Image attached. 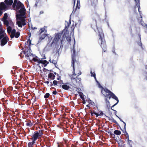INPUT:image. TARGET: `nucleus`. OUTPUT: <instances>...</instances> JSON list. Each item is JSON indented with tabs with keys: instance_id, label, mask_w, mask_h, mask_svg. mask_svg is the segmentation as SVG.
<instances>
[{
	"instance_id": "nucleus-27",
	"label": "nucleus",
	"mask_w": 147,
	"mask_h": 147,
	"mask_svg": "<svg viewBox=\"0 0 147 147\" xmlns=\"http://www.w3.org/2000/svg\"><path fill=\"white\" fill-rule=\"evenodd\" d=\"M4 24L7 27L8 26L9 22L7 20H2Z\"/></svg>"
},
{
	"instance_id": "nucleus-3",
	"label": "nucleus",
	"mask_w": 147,
	"mask_h": 147,
	"mask_svg": "<svg viewBox=\"0 0 147 147\" xmlns=\"http://www.w3.org/2000/svg\"><path fill=\"white\" fill-rule=\"evenodd\" d=\"M72 51L73 53L71 54V64L73 68V71L72 72V75L71 77H74V76H76V75H78V76H78L80 75L81 74V72L80 70H78L79 72L78 73L77 72H76V74L75 73V63L76 61V57L77 55L76 53L74 46L73 47Z\"/></svg>"
},
{
	"instance_id": "nucleus-24",
	"label": "nucleus",
	"mask_w": 147,
	"mask_h": 147,
	"mask_svg": "<svg viewBox=\"0 0 147 147\" xmlns=\"http://www.w3.org/2000/svg\"><path fill=\"white\" fill-rule=\"evenodd\" d=\"M7 33L9 34H10L11 33V34L12 32V28L10 26H7Z\"/></svg>"
},
{
	"instance_id": "nucleus-51",
	"label": "nucleus",
	"mask_w": 147,
	"mask_h": 147,
	"mask_svg": "<svg viewBox=\"0 0 147 147\" xmlns=\"http://www.w3.org/2000/svg\"><path fill=\"white\" fill-rule=\"evenodd\" d=\"M78 70H80L79 69H78L77 70V71H76V72H77V73H78L79 72V71H78Z\"/></svg>"
},
{
	"instance_id": "nucleus-31",
	"label": "nucleus",
	"mask_w": 147,
	"mask_h": 147,
	"mask_svg": "<svg viewBox=\"0 0 147 147\" xmlns=\"http://www.w3.org/2000/svg\"><path fill=\"white\" fill-rule=\"evenodd\" d=\"M35 143H33V141L32 142H30L28 143V147H33V145Z\"/></svg>"
},
{
	"instance_id": "nucleus-54",
	"label": "nucleus",
	"mask_w": 147,
	"mask_h": 147,
	"mask_svg": "<svg viewBox=\"0 0 147 147\" xmlns=\"http://www.w3.org/2000/svg\"><path fill=\"white\" fill-rule=\"evenodd\" d=\"M53 92H56L55 90V91H53Z\"/></svg>"
},
{
	"instance_id": "nucleus-35",
	"label": "nucleus",
	"mask_w": 147,
	"mask_h": 147,
	"mask_svg": "<svg viewBox=\"0 0 147 147\" xmlns=\"http://www.w3.org/2000/svg\"><path fill=\"white\" fill-rule=\"evenodd\" d=\"M41 61L42 62V63H42L43 64L45 65L46 64L47 65L48 63V62H47V61L46 60L43 61L41 60Z\"/></svg>"
},
{
	"instance_id": "nucleus-48",
	"label": "nucleus",
	"mask_w": 147,
	"mask_h": 147,
	"mask_svg": "<svg viewBox=\"0 0 147 147\" xmlns=\"http://www.w3.org/2000/svg\"><path fill=\"white\" fill-rule=\"evenodd\" d=\"M60 79V77H58V78H57V79L58 80H59Z\"/></svg>"
},
{
	"instance_id": "nucleus-8",
	"label": "nucleus",
	"mask_w": 147,
	"mask_h": 147,
	"mask_svg": "<svg viewBox=\"0 0 147 147\" xmlns=\"http://www.w3.org/2000/svg\"><path fill=\"white\" fill-rule=\"evenodd\" d=\"M45 26L43 28H41L40 30L38 32L40 36L39 37V40L40 41L44 39L45 37L48 35L45 33L42 34V33L45 31L46 32H47V30L45 29Z\"/></svg>"
},
{
	"instance_id": "nucleus-5",
	"label": "nucleus",
	"mask_w": 147,
	"mask_h": 147,
	"mask_svg": "<svg viewBox=\"0 0 147 147\" xmlns=\"http://www.w3.org/2000/svg\"><path fill=\"white\" fill-rule=\"evenodd\" d=\"M98 36L99 38L98 40V42L100 43V47L102 49L103 52H104L106 51L107 47L106 44L105 40L104 38V35L102 32H99Z\"/></svg>"
},
{
	"instance_id": "nucleus-30",
	"label": "nucleus",
	"mask_w": 147,
	"mask_h": 147,
	"mask_svg": "<svg viewBox=\"0 0 147 147\" xmlns=\"http://www.w3.org/2000/svg\"><path fill=\"white\" fill-rule=\"evenodd\" d=\"M90 74H91V76L93 77L95 80H96V74L94 72H92V71H91Z\"/></svg>"
},
{
	"instance_id": "nucleus-49",
	"label": "nucleus",
	"mask_w": 147,
	"mask_h": 147,
	"mask_svg": "<svg viewBox=\"0 0 147 147\" xmlns=\"http://www.w3.org/2000/svg\"><path fill=\"white\" fill-rule=\"evenodd\" d=\"M4 91H6V89L5 88H3V91L4 92Z\"/></svg>"
},
{
	"instance_id": "nucleus-6",
	"label": "nucleus",
	"mask_w": 147,
	"mask_h": 147,
	"mask_svg": "<svg viewBox=\"0 0 147 147\" xmlns=\"http://www.w3.org/2000/svg\"><path fill=\"white\" fill-rule=\"evenodd\" d=\"M104 94L107 100H109L111 97L115 99L117 101V103L112 106L111 108L117 105L119 102V100L117 97L112 92H105Z\"/></svg>"
},
{
	"instance_id": "nucleus-10",
	"label": "nucleus",
	"mask_w": 147,
	"mask_h": 147,
	"mask_svg": "<svg viewBox=\"0 0 147 147\" xmlns=\"http://www.w3.org/2000/svg\"><path fill=\"white\" fill-rule=\"evenodd\" d=\"M20 35V33L19 32H16V30L15 29L12 30L11 34L10 35V36L11 38H13L14 37L16 38H18Z\"/></svg>"
},
{
	"instance_id": "nucleus-2",
	"label": "nucleus",
	"mask_w": 147,
	"mask_h": 147,
	"mask_svg": "<svg viewBox=\"0 0 147 147\" xmlns=\"http://www.w3.org/2000/svg\"><path fill=\"white\" fill-rule=\"evenodd\" d=\"M71 80L72 83L73 87L74 88L76 91L77 92H80V91H84L83 88H77L78 86L81 84V78L77 76L76 78L74 77H71Z\"/></svg>"
},
{
	"instance_id": "nucleus-20",
	"label": "nucleus",
	"mask_w": 147,
	"mask_h": 147,
	"mask_svg": "<svg viewBox=\"0 0 147 147\" xmlns=\"http://www.w3.org/2000/svg\"><path fill=\"white\" fill-rule=\"evenodd\" d=\"M99 16L98 15H96L95 16H94L93 18V20L95 22V24L96 26L97 24V20H99Z\"/></svg>"
},
{
	"instance_id": "nucleus-56",
	"label": "nucleus",
	"mask_w": 147,
	"mask_h": 147,
	"mask_svg": "<svg viewBox=\"0 0 147 147\" xmlns=\"http://www.w3.org/2000/svg\"><path fill=\"white\" fill-rule=\"evenodd\" d=\"M55 74H56V73H55Z\"/></svg>"
},
{
	"instance_id": "nucleus-28",
	"label": "nucleus",
	"mask_w": 147,
	"mask_h": 147,
	"mask_svg": "<svg viewBox=\"0 0 147 147\" xmlns=\"http://www.w3.org/2000/svg\"><path fill=\"white\" fill-rule=\"evenodd\" d=\"M62 84H63V83L62 80H60L58 81V84L57 86H62Z\"/></svg>"
},
{
	"instance_id": "nucleus-13",
	"label": "nucleus",
	"mask_w": 147,
	"mask_h": 147,
	"mask_svg": "<svg viewBox=\"0 0 147 147\" xmlns=\"http://www.w3.org/2000/svg\"><path fill=\"white\" fill-rule=\"evenodd\" d=\"M18 13H19V14L17 15H20V16H25L26 13V9L24 7L21 8L19 10H18Z\"/></svg>"
},
{
	"instance_id": "nucleus-36",
	"label": "nucleus",
	"mask_w": 147,
	"mask_h": 147,
	"mask_svg": "<svg viewBox=\"0 0 147 147\" xmlns=\"http://www.w3.org/2000/svg\"><path fill=\"white\" fill-rule=\"evenodd\" d=\"M103 91H104L105 92H111V91L110 90H108L107 88H104L103 89Z\"/></svg>"
},
{
	"instance_id": "nucleus-43",
	"label": "nucleus",
	"mask_w": 147,
	"mask_h": 147,
	"mask_svg": "<svg viewBox=\"0 0 147 147\" xmlns=\"http://www.w3.org/2000/svg\"><path fill=\"white\" fill-rule=\"evenodd\" d=\"M48 37H49V41H50L52 40V37L51 36H49Z\"/></svg>"
},
{
	"instance_id": "nucleus-16",
	"label": "nucleus",
	"mask_w": 147,
	"mask_h": 147,
	"mask_svg": "<svg viewBox=\"0 0 147 147\" xmlns=\"http://www.w3.org/2000/svg\"><path fill=\"white\" fill-rule=\"evenodd\" d=\"M88 1L92 6L95 7L97 3L98 0H88Z\"/></svg>"
},
{
	"instance_id": "nucleus-39",
	"label": "nucleus",
	"mask_w": 147,
	"mask_h": 147,
	"mask_svg": "<svg viewBox=\"0 0 147 147\" xmlns=\"http://www.w3.org/2000/svg\"><path fill=\"white\" fill-rule=\"evenodd\" d=\"M94 115H95L97 117L98 116V114L95 112H93L91 113V115H92L93 116Z\"/></svg>"
},
{
	"instance_id": "nucleus-17",
	"label": "nucleus",
	"mask_w": 147,
	"mask_h": 147,
	"mask_svg": "<svg viewBox=\"0 0 147 147\" xmlns=\"http://www.w3.org/2000/svg\"><path fill=\"white\" fill-rule=\"evenodd\" d=\"M68 84L67 83H65L62 85V88L65 90H68L70 88V86L67 84Z\"/></svg>"
},
{
	"instance_id": "nucleus-37",
	"label": "nucleus",
	"mask_w": 147,
	"mask_h": 147,
	"mask_svg": "<svg viewBox=\"0 0 147 147\" xmlns=\"http://www.w3.org/2000/svg\"><path fill=\"white\" fill-rule=\"evenodd\" d=\"M50 95L49 93H46L44 96V98H47L49 97Z\"/></svg>"
},
{
	"instance_id": "nucleus-7",
	"label": "nucleus",
	"mask_w": 147,
	"mask_h": 147,
	"mask_svg": "<svg viewBox=\"0 0 147 147\" xmlns=\"http://www.w3.org/2000/svg\"><path fill=\"white\" fill-rule=\"evenodd\" d=\"M24 7V5L20 1L18 2L17 0H14L12 5L13 9L17 11L21 8Z\"/></svg>"
},
{
	"instance_id": "nucleus-1",
	"label": "nucleus",
	"mask_w": 147,
	"mask_h": 147,
	"mask_svg": "<svg viewBox=\"0 0 147 147\" xmlns=\"http://www.w3.org/2000/svg\"><path fill=\"white\" fill-rule=\"evenodd\" d=\"M63 33V31H62L61 32L55 34V38L51 43V46L54 43L57 44L59 42L62 44L66 36V33L65 32L62 35Z\"/></svg>"
},
{
	"instance_id": "nucleus-26",
	"label": "nucleus",
	"mask_w": 147,
	"mask_h": 147,
	"mask_svg": "<svg viewBox=\"0 0 147 147\" xmlns=\"http://www.w3.org/2000/svg\"><path fill=\"white\" fill-rule=\"evenodd\" d=\"M8 17V15L7 13H5L3 17L2 18V20H7Z\"/></svg>"
},
{
	"instance_id": "nucleus-32",
	"label": "nucleus",
	"mask_w": 147,
	"mask_h": 147,
	"mask_svg": "<svg viewBox=\"0 0 147 147\" xmlns=\"http://www.w3.org/2000/svg\"><path fill=\"white\" fill-rule=\"evenodd\" d=\"M51 63H52L54 64L55 65L57 63V61L56 60L53 59L51 60L50 59L49 61Z\"/></svg>"
},
{
	"instance_id": "nucleus-33",
	"label": "nucleus",
	"mask_w": 147,
	"mask_h": 147,
	"mask_svg": "<svg viewBox=\"0 0 147 147\" xmlns=\"http://www.w3.org/2000/svg\"><path fill=\"white\" fill-rule=\"evenodd\" d=\"M121 132L120 131L116 130L114 131V133L117 135H120L121 134Z\"/></svg>"
},
{
	"instance_id": "nucleus-4",
	"label": "nucleus",
	"mask_w": 147,
	"mask_h": 147,
	"mask_svg": "<svg viewBox=\"0 0 147 147\" xmlns=\"http://www.w3.org/2000/svg\"><path fill=\"white\" fill-rule=\"evenodd\" d=\"M31 42V40L30 39H28L25 44L24 48L25 49L23 51V52L24 54L26 55V56L28 57H29V56H31L33 55V54L31 53V52L32 51L30 47Z\"/></svg>"
},
{
	"instance_id": "nucleus-23",
	"label": "nucleus",
	"mask_w": 147,
	"mask_h": 147,
	"mask_svg": "<svg viewBox=\"0 0 147 147\" xmlns=\"http://www.w3.org/2000/svg\"><path fill=\"white\" fill-rule=\"evenodd\" d=\"M48 77L52 80H54L55 79V76L53 73H51L48 75Z\"/></svg>"
},
{
	"instance_id": "nucleus-53",
	"label": "nucleus",
	"mask_w": 147,
	"mask_h": 147,
	"mask_svg": "<svg viewBox=\"0 0 147 147\" xmlns=\"http://www.w3.org/2000/svg\"><path fill=\"white\" fill-rule=\"evenodd\" d=\"M86 106L87 107H89V105H86Z\"/></svg>"
},
{
	"instance_id": "nucleus-40",
	"label": "nucleus",
	"mask_w": 147,
	"mask_h": 147,
	"mask_svg": "<svg viewBox=\"0 0 147 147\" xmlns=\"http://www.w3.org/2000/svg\"><path fill=\"white\" fill-rule=\"evenodd\" d=\"M7 89L8 91L10 92L13 89L12 87H9L7 88Z\"/></svg>"
},
{
	"instance_id": "nucleus-12",
	"label": "nucleus",
	"mask_w": 147,
	"mask_h": 147,
	"mask_svg": "<svg viewBox=\"0 0 147 147\" xmlns=\"http://www.w3.org/2000/svg\"><path fill=\"white\" fill-rule=\"evenodd\" d=\"M9 40V38L7 36L3 37L1 41V46H3L5 45Z\"/></svg>"
},
{
	"instance_id": "nucleus-15",
	"label": "nucleus",
	"mask_w": 147,
	"mask_h": 147,
	"mask_svg": "<svg viewBox=\"0 0 147 147\" xmlns=\"http://www.w3.org/2000/svg\"><path fill=\"white\" fill-rule=\"evenodd\" d=\"M72 0L73 1V2H74V6L76 0ZM77 0V4H76V9L75 10L74 9L73 11H74V12H75L77 9H79L80 7V0Z\"/></svg>"
},
{
	"instance_id": "nucleus-38",
	"label": "nucleus",
	"mask_w": 147,
	"mask_h": 147,
	"mask_svg": "<svg viewBox=\"0 0 147 147\" xmlns=\"http://www.w3.org/2000/svg\"><path fill=\"white\" fill-rule=\"evenodd\" d=\"M98 86V87L99 88H100L101 89V92H103L102 90L103 89V88L102 87V86L100 84H99Z\"/></svg>"
},
{
	"instance_id": "nucleus-41",
	"label": "nucleus",
	"mask_w": 147,
	"mask_h": 147,
	"mask_svg": "<svg viewBox=\"0 0 147 147\" xmlns=\"http://www.w3.org/2000/svg\"><path fill=\"white\" fill-rule=\"evenodd\" d=\"M53 83L55 85H57V86L58 82L57 81H56V80L53 81Z\"/></svg>"
},
{
	"instance_id": "nucleus-34",
	"label": "nucleus",
	"mask_w": 147,
	"mask_h": 147,
	"mask_svg": "<svg viewBox=\"0 0 147 147\" xmlns=\"http://www.w3.org/2000/svg\"><path fill=\"white\" fill-rule=\"evenodd\" d=\"M70 23H71V22H70V23H69L68 24V25L66 26H65V29L63 30H62V31H63V34H64V32H65V33H66V32H65V29H67L66 31L67 30V29L69 27V24H70Z\"/></svg>"
},
{
	"instance_id": "nucleus-14",
	"label": "nucleus",
	"mask_w": 147,
	"mask_h": 147,
	"mask_svg": "<svg viewBox=\"0 0 147 147\" xmlns=\"http://www.w3.org/2000/svg\"><path fill=\"white\" fill-rule=\"evenodd\" d=\"M22 16H20V15H16V18L20 20V21H20L22 22L23 24H24V22H25V19L26 18L25 16L24 17Z\"/></svg>"
},
{
	"instance_id": "nucleus-18",
	"label": "nucleus",
	"mask_w": 147,
	"mask_h": 147,
	"mask_svg": "<svg viewBox=\"0 0 147 147\" xmlns=\"http://www.w3.org/2000/svg\"><path fill=\"white\" fill-rule=\"evenodd\" d=\"M4 2L5 3V4L7 6H10L13 3V0H5Z\"/></svg>"
},
{
	"instance_id": "nucleus-21",
	"label": "nucleus",
	"mask_w": 147,
	"mask_h": 147,
	"mask_svg": "<svg viewBox=\"0 0 147 147\" xmlns=\"http://www.w3.org/2000/svg\"><path fill=\"white\" fill-rule=\"evenodd\" d=\"M80 95L81 98L83 100V101L82 102L84 104H85L86 103L85 101V99L86 98V96L84 95L83 94H82V92H80Z\"/></svg>"
},
{
	"instance_id": "nucleus-45",
	"label": "nucleus",
	"mask_w": 147,
	"mask_h": 147,
	"mask_svg": "<svg viewBox=\"0 0 147 147\" xmlns=\"http://www.w3.org/2000/svg\"><path fill=\"white\" fill-rule=\"evenodd\" d=\"M3 30V27L2 26V25L0 27V31H1V30Z\"/></svg>"
},
{
	"instance_id": "nucleus-47",
	"label": "nucleus",
	"mask_w": 147,
	"mask_h": 147,
	"mask_svg": "<svg viewBox=\"0 0 147 147\" xmlns=\"http://www.w3.org/2000/svg\"><path fill=\"white\" fill-rule=\"evenodd\" d=\"M45 82L47 84H48L49 83V82L48 81H46Z\"/></svg>"
},
{
	"instance_id": "nucleus-19",
	"label": "nucleus",
	"mask_w": 147,
	"mask_h": 147,
	"mask_svg": "<svg viewBox=\"0 0 147 147\" xmlns=\"http://www.w3.org/2000/svg\"><path fill=\"white\" fill-rule=\"evenodd\" d=\"M32 60L34 62H37L38 63H42L41 59L40 60V59L37 56L35 57H33L32 59Z\"/></svg>"
},
{
	"instance_id": "nucleus-25",
	"label": "nucleus",
	"mask_w": 147,
	"mask_h": 147,
	"mask_svg": "<svg viewBox=\"0 0 147 147\" xmlns=\"http://www.w3.org/2000/svg\"><path fill=\"white\" fill-rule=\"evenodd\" d=\"M4 32V30L0 31V40L4 36L3 34Z\"/></svg>"
},
{
	"instance_id": "nucleus-50",
	"label": "nucleus",
	"mask_w": 147,
	"mask_h": 147,
	"mask_svg": "<svg viewBox=\"0 0 147 147\" xmlns=\"http://www.w3.org/2000/svg\"><path fill=\"white\" fill-rule=\"evenodd\" d=\"M53 94L55 95V94H57V92H53Z\"/></svg>"
},
{
	"instance_id": "nucleus-44",
	"label": "nucleus",
	"mask_w": 147,
	"mask_h": 147,
	"mask_svg": "<svg viewBox=\"0 0 147 147\" xmlns=\"http://www.w3.org/2000/svg\"><path fill=\"white\" fill-rule=\"evenodd\" d=\"M31 28L32 30H34L35 29H37V28H36V27H33L32 26H31Z\"/></svg>"
},
{
	"instance_id": "nucleus-11",
	"label": "nucleus",
	"mask_w": 147,
	"mask_h": 147,
	"mask_svg": "<svg viewBox=\"0 0 147 147\" xmlns=\"http://www.w3.org/2000/svg\"><path fill=\"white\" fill-rule=\"evenodd\" d=\"M7 7L3 2L0 3V17L2 15L3 13L2 11L5 10L7 8Z\"/></svg>"
},
{
	"instance_id": "nucleus-52",
	"label": "nucleus",
	"mask_w": 147,
	"mask_h": 147,
	"mask_svg": "<svg viewBox=\"0 0 147 147\" xmlns=\"http://www.w3.org/2000/svg\"><path fill=\"white\" fill-rule=\"evenodd\" d=\"M122 121L123 122V123H124V125H125H125H126V124H125V123L124 121Z\"/></svg>"
},
{
	"instance_id": "nucleus-9",
	"label": "nucleus",
	"mask_w": 147,
	"mask_h": 147,
	"mask_svg": "<svg viewBox=\"0 0 147 147\" xmlns=\"http://www.w3.org/2000/svg\"><path fill=\"white\" fill-rule=\"evenodd\" d=\"M42 134L41 131H39L38 132H35L31 138V140L33 143H35V141L37 139L38 137L41 136Z\"/></svg>"
},
{
	"instance_id": "nucleus-42",
	"label": "nucleus",
	"mask_w": 147,
	"mask_h": 147,
	"mask_svg": "<svg viewBox=\"0 0 147 147\" xmlns=\"http://www.w3.org/2000/svg\"><path fill=\"white\" fill-rule=\"evenodd\" d=\"M67 40H69V42H70L71 41V38L70 37H67L66 38Z\"/></svg>"
},
{
	"instance_id": "nucleus-22",
	"label": "nucleus",
	"mask_w": 147,
	"mask_h": 147,
	"mask_svg": "<svg viewBox=\"0 0 147 147\" xmlns=\"http://www.w3.org/2000/svg\"><path fill=\"white\" fill-rule=\"evenodd\" d=\"M17 24L18 27L22 28L23 26H24L26 24V22H24V24H23L22 22L20 21H17Z\"/></svg>"
},
{
	"instance_id": "nucleus-29",
	"label": "nucleus",
	"mask_w": 147,
	"mask_h": 147,
	"mask_svg": "<svg viewBox=\"0 0 147 147\" xmlns=\"http://www.w3.org/2000/svg\"><path fill=\"white\" fill-rule=\"evenodd\" d=\"M86 100L91 105H93L94 104V102L92 101L89 98L87 99Z\"/></svg>"
},
{
	"instance_id": "nucleus-55",
	"label": "nucleus",
	"mask_w": 147,
	"mask_h": 147,
	"mask_svg": "<svg viewBox=\"0 0 147 147\" xmlns=\"http://www.w3.org/2000/svg\"><path fill=\"white\" fill-rule=\"evenodd\" d=\"M107 102H108L109 104V101H107Z\"/></svg>"
},
{
	"instance_id": "nucleus-46",
	"label": "nucleus",
	"mask_w": 147,
	"mask_h": 147,
	"mask_svg": "<svg viewBox=\"0 0 147 147\" xmlns=\"http://www.w3.org/2000/svg\"><path fill=\"white\" fill-rule=\"evenodd\" d=\"M44 12L43 11H41L40 12V14H42Z\"/></svg>"
}]
</instances>
